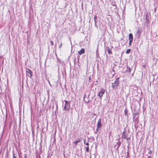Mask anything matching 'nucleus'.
Instances as JSON below:
<instances>
[{
    "label": "nucleus",
    "instance_id": "1",
    "mask_svg": "<svg viewBox=\"0 0 158 158\" xmlns=\"http://www.w3.org/2000/svg\"><path fill=\"white\" fill-rule=\"evenodd\" d=\"M119 78H117L114 83L112 84V87L114 89H116L119 85V81H118Z\"/></svg>",
    "mask_w": 158,
    "mask_h": 158
},
{
    "label": "nucleus",
    "instance_id": "18",
    "mask_svg": "<svg viewBox=\"0 0 158 158\" xmlns=\"http://www.w3.org/2000/svg\"><path fill=\"white\" fill-rule=\"evenodd\" d=\"M148 154H151L152 153V152L151 150H149V151L148 152Z\"/></svg>",
    "mask_w": 158,
    "mask_h": 158
},
{
    "label": "nucleus",
    "instance_id": "17",
    "mask_svg": "<svg viewBox=\"0 0 158 158\" xmlns=\"http://www.w3.org/2000/svg\"><path fill=\"white\" fill-rule=\"evenodd\" d=\"M132 41H132V40H129V45L130 46L131 45V43H132Z\"/></svg>",
    "mask_w": 158,
    "mask_h": 158
},
{
    "label": "nucleus",
    "instance_id": "25",
    "mask_svg": "<svg viewBox=\"0 0 158 158\" xmlns=\"http://www.w3.org/2000/svg\"><path fill=\"white\" fill-rule=\"evenodd\" d=\"M148 158H151V156H148Z\"/></svg>",
    "mask_w": 158,
    "mask_h": 158
},
{
    "label": "nucleus",
    "instance_id": "4",
    "mask_svg": "<svg viewBox=\"0 0 158 158\" xmlns=\"http://www.w3.org/2000/svg\"><path fill=\"white\" fill-rule=\"evenodd\" d=\"M101 127V119H99L98 121V123L97 125V130L98 131Z\"/></svg>",
    "mask_w": 158,
    "mask_h": 158
},
{
    "label": "nucleus",
    "instance_id": "7",
    "mask_svg": "<svg viewBox=\"0 0 158 158\" xmlns=\"http://www.w3.org/2000/svg\"><path fill=\"white\" fill-rule=\"evenodd\" d=\"M149 17L148 15V13H147L145 15V23L147 24H148L149 22Z\"/></svg>",
    "mask_w": 158,
    "mask_h": 158
},
{
    "label": "nucleus",
    "instance_id": "12",
    "mask_svg": "<svg viewBox=\"0 0 158 158\" xmlns=\"http://www.w3.org/2000/svg\"><path fill=\"white\" fill-rule=\"evenodd\" d=\"M131 50L130 49H128L127 50V51H126V53L127 54H129L131 52Z\"/></svg>",
    "mask_w": 158,
    "mask_h": 158
},
{
    "label": "nucleus",
    "instance_id": "20",
    "mask_svg": "<svg viewBox=\"0 0 158 158\" xmlns=\"http://www.w3.org/2000/svg\"><path fill=\"white\" fill-rule=\"evenodd\" d=\"M51 43L52 45L53 46L54 45V44H53V42L52 41V40L51 41Z\"/></svg>",
    "mask_w": 158,
    "mask_h": 158
},
{
    "label": "nucleus",
    "instance_id": "24",
    "mask_svg": "<svg viewBox=\"0 0 158 158\" xmlns=\"http://www.w3.org/2000/svg\"><path fill=\"white\" fill-rule=\"evenodd\" d=\"M143 67L144 68H146V66L145 65H143Z\"/></svg>",
    "mask_w": 158,
    "mask_h": 158
},
{
    "label": "nucleus",
    "instance_id": "19",
    "mask_svg": "<svg viewBox=\"0 0 158 158\" xmlns=\"http://www.w3.org/2000/svg\"><path fill=\"white\" fill-rule=\"evenodd\" d=\"M97 16L96 15H95L94 17V20L95 22H96V20L97 19Z\"/></svg>",
    "mask_w": 158,
    "mask_h": 158
},
{
    "label": "nucleus",
    "instance_id": "6",
    "mask_svg": "<svg viewBox=\"0 0 158 158\" xmlns=\"http://www.w3.org/2000/svg\"><path fill=\"white\" fill-rule=\"evenodd\" d=\"M128 135L127 134L125 131H124L123 132L122 138L124 139H127Z\"/></svg>",
    "mask_w": 158,
    "mask_h": 158
},
{
    "label": "nucleus",
    "instance_id": "9",
    "mask_svg": "<svg viewBox=\"0 0 158 158\" xmlns=\"http://www.w3.org/2000/svg\"><path fill=\"white\" fill-rule=\"evenodd\" d=\"M133 36L131 33H130L129 35V40L133 41Z\"/></svg>",
    "mask_w": 158,
    "mask_h": 158
},
{
    "label": "nucleus",
    "instance_id": "14",
    "mask_svg": "<svg viewBox=\"0 0 158 158\" xmlns=\"http://www.w3.org/2000/svg\"><path fill=\"white\" fill-rule=\"evenodd\" d=\"M80 142V139L78 140V141H75L74 142V143L76 145L77 144V143H78Z\"/></svg>",
    "mask_w": 158,
    "mask_h": 158
},
{
    "label": "nucleus",
    "instance_id": "10",
    "mask_svg": "<svg viewBox=\"0 0 158 158\" xmlns=\"http://www.w3.org/2000/svg\"><path fill=\"white\" fill-rule=\"evenodd\" d=\"M86 94H85L84 95V98H83V99L86 102L88 103V102H89V101L85 100V98H86Z\"/></svg>",
    "mask_w": 158,
    "mask_h": 158
},
{
    "label": "nucleus",
    "instance_id": "3",
    "mask_svg": "<svg viewBox=\"0 0 158 158\" xmlns=\"http://www.w3.org/2000/svg\"><path fill=\"white\" fill-rule=\"evenodd\" d=\"M100 90H101L99 92L98 95L100 99H101L103 94L105 92V90L103 88H101Z\"/></svg>",
    "mask_w": 158,
    "mask_h": 158
},
{
    "label": "nucleus",
    "instance_id": "16",
    "mask_svg": "<svg viewBox=\"0 0 158 158\" xmlns=\"http://www.w3.org/2000/svg\"><path fill=\"white\" fill-rule=\"evenodd\" d=\"M124 112L125 113V115L126 116L127 115V111L126 109H125V111H124Z\"/></svg>",
    "mask_w": 158,
    "mask_h": 158
},
{
    "label": "nucleus",
    "instance_id": "2",
    "mask_svg": "<svg viewBox=\"0 0 158 158\" xmlns=\"http://www.w3.org/2000/svg\"><path fill=\"white\" fill-rule=\"evenodd\" d=\"M64 101L65 102V104L63 110L66 111H69L70 110V102H68L66 100H65Z\"/></svg>",
    "mask_w": 158,
    "mask_h": 158
},
{
    "label": "nucleus",
    "instance_id": "5",
    "mask_svg": "<svg viewBox=\"0 0 158 158\" xmlns=\"http://www.w3.org/2000/svg\"><path fill=\"white\" fill-rule=\"evenodd\" d=\"M26 73L30 77L32 76V72L29 69H27L26 71Z\"/></svg>",
    "mask_w": 158,
    "mask_h": 158
},
{
    "label": "nucleus",
    "instance_id": "15",
    "mask_svg": "<svg viewBox=\"0 0 158 158\" xmlns=\"http://www.w3.org/2000/svg\"><path fill=\"white\" fill-rule=\"evenodd\" d=\"M86 150L87 152H89V146H87L86 147Z\"/></svg>",
    "mask_w": 158,
    "mask_h": 158
},
{
    "label": "nucleus",
    "instance_id": "11",
    "mask_svg": "<svg viewBox=\"0 0 158 158\" xmlns=\"http://www.w3.org/2000/svg\"><path fill=\"white\" fill-rule=\"evenodd\" d=\"M121 144V143L119 141L116 143V145H118L117 148H118Z\"/></svg>",
    "mask_w": 158,
    "mask_h": 158
},
{
    "label": "nucleus",
    "instance_id": "22",
    "mask_svg": "<svg viewBox=\"0 0 158 158\" xmlns=\"http://www.w3.org/2000/svg\"><path fill=\"white\" fill-rule=\"evenodd\" d=\"M87 146H89V143L88 142H87L85 144Z\"/></svg>",
    "mask_w": 158,
    "mask_h": 158
},
{
    "label": "nucleus",
    "instance_id": "13",
    "mask_svg": "<svg viewBox=\"0 0 158 158\" xmlns=\"http://www.w3.org/2000/svg\"><path fill=\"white\" fill-rule=\"evenodd\" d=\"M107 51H108V53L109 54H112V52L110 50V49H108Z\"/></svg>",
    "mask_w": 158,
    "mask_h": 158
},
{
    "label": "nucleus",
    "instance_id": "21",
    "mask_svg": "<svg viewBox=\"0 0 158 158\" xmlns=\"http://www.w3.org/2000/svg\"><path fill=\"white\" fill-rule=\"evenodd\" d=\"M13 158H16V157L15 156V154L14 153L13 154Z\"/></svg>",
    "mask_w": 158,
    "mask_h": 158
},
{
    "label": "nucleus",
    "instance_id": "23",
    "mask_svg": "<svg viewBox=\"0 0 158 158\" xmlns=\"http://www.w3.org/2000/svg\"><path fill=\"white\" fill-rule=\"evenodd\" d=\"M61 46H62V44H60V46H59V47L60 48H61Z\"/></svg>",
    "mask_w": 158,
    "mask_h": 158
},
{
    "label": "nucleus",
    "instance_id": "8",
    "mask_svg": "<svg viewBox=\"0 0 158 158\" xmlns=\"http://www.w3.org/2000/svg\"><path fill=\"white\" fill-rule=\"evenodd\" d=\"M85 52V49L82 48L81 50L78 52V54L79 55H81L82 54L84 53Z\"/></svg>",
    "mask_w": 158,
    "mask_h": 158
},
{
    "label": "nucleus",
    "instance_id": "26",
    "mask_svg": "<svg viewBox=\"0 0 158 158\" xmlns=\"http://www.w3.org/2000/svg\"><path fill=\"white\" fill-rule=\"evenodd\" d=\"M90 80V77H89V80Z\"/></svg>",
    "mask_w": 158,
    "mask_h": 158
}]
</instances>
